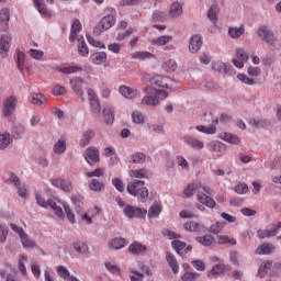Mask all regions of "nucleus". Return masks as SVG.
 <instances>
[{
  "mask_svg": "<svg viewBox=\"0 0 281 281\" xmlns=\"http://www.w3.org/2000/svg\"><path fill=\"white\" fill-rule=\"evenodd\" d=\"M203 192L212 194V189L201 186L200 182H192L183 190L182 196L183 199H190V196L196 194V201L200 202V204H198V210H200V212H205V207L214 210V207H216V201Z\"/></svg>",
  "mask_w": 281,
  "mask_h": 281,
  "instance_id": "f257e3e1",
  "label": "nucleus"
},
{
  "mask_svg": "<svg viewBox=\"0 0 281 281\" xmlns=\"http://www.w3.org/2000/svg\"><path fill=\"white\" fill-rule=\"evenodd\" d=\"M145 93H147V95H145L140 101V104L145 106H157V104H159V98L161 100H165V98H168L167 91L157 90L151 87H146Z\"/></svg>",
  "mask_w": 281,
  "mask_h": 281,
  "instance_id": "f03ea898",
  "label": "nucleus"
},
{
  "mask_svg": "<svg viewBox=\"0 0 281 281\" xmlns=\"http://www.w3.org/2000/svg\"><path fill=\"white\" fill-rule=\"evenodd\" d=\"M146 182L142 180H136L127 184V192L132 196H136L142 203H146V199H148V189L144 186Z\"/></svg>",
  "mask_w": 281,
  "mask_h": 281,
  "instance_id": "7ed1b4c3",
  "label": "nucleus"
},
{
  "mask_svg": "<svg viewBox=\"0 0 281 281\" xmlns=\"http://www.w3.org/2000/svg\"><path fill=\"white\" fill-rule=\"evenodd\" d=\"M35 199L37 204L41 207H50L52 210H54L58 218H65V213L63 212V207L58 206L56 199H49L48 201H45V199L41 195V193H36Z\"/></svg>",
  "mask_w": 281,
  "mask_h": 281,
  "instance_id": "20e7f679",
  "label": "nucleus"
},
{
  "mask_svg": "<svg viewBox=\"0 0 281 281\" xmlns=\"http://www.w3.org/2000/svg\"><path fill=\"white\" fill-rule=\"evenodd\" d=\"M115 25V16L114 15H105L103 16L99 23L93 29V35L100 36L102 32H106V30H111Z\"/></svg>",
  "mask_w": 281,
  "mask_h": 281,
  "instance_id": "39448f33",
  "label": "nucleus"
},
{
  "mask_svg": "<svg viewBox=\"0 0 281 281\" xmlns=\"http://www.w3.org/2000/svg\"><path fill=\"white\" fill-rule=\"evenodd\" d=\"M88 100L92 117H99L100 113H102V108L100 105V99L98 98L95 90L88 89Z\"/></svg>",
  "mask_w": 281,
  "mask_h": 281,
  "instance_id": "423d86ee",
  "label": "nucleus"
},
{
  "mask_svg": "<svg viewBox=\"0 0 281 281\" xmlns=\"http://www.w3.org/2000/svg\"><path fill=\"white\" fill-rule=\"evenodd\" d=\"M123 213L126 218H146V214H148V211L139 206H133L131 204H127L124 206Z\"/></svg>",
  "mask_w": 281,
  "mask_h": 281,
  "instance_id": "0eeeda50",
  "label": "nucleus"
},
{
  "mask_svg": "<svg viewBox=\"0 0 281 281\" xmlns=\"http://www.w3.org/2000/svg\"><path fill=\"white\" fill-rule=\"evenodd\" d=\"M171 247L175 249L178 256H181V258H186V256L192 251V246H188V244L179 239L171 241Z\"/></svg>",
  "mask_w": 281,
  "mask_h": 281,
  "instance_id": "6e6552de",
  "label": "nucleus"
},
{
  "mask_svg": "<svg viewBox=\"0 0 281 281\" xmlns=\"http://www.w3.org/2000/svg\"><path fill=\"white\" fill-rule=\"evenodd\" d=\"M16 109V97H8L3 103L2 113L8 120H12V113Z\"/></svg>",
  "mask_w": 281,
  "mask_h": 281,
  "instance_id": "1a4fd4ad",
  "label": "nucleus"
},
{
  "mask_svg": "<svg viewBox=\"0 0 281 281\" xmlns=\"http://www.w3.org/2000/svg\"><path fill=\"white\" fill-rule=\"evenodd\" d=\"M249 60V53L245 52L244 48H237L235 58L233 59V65L237 67V69H243L245 67V63Z\"/></svg>",
  "mask_w": 281,
  "mask_h": 281,
  "instance_id": "9d476101",
  "label": "nucleus"
},
{
  "mask_svg": "<svg viewBox=\"0 0 281 281\" xmlns=\"http://www.w3.org/2000/svg\"><path fill=\"white\" fill-rule=\"evenodd\" d=\"M150 85H156V87H160L162 89H172L173 80L169 77L164 76H155L154 78L149 79Z\"/></svg>",
  "mask_w": 281,
  "mask_h": 281,
  "instance_id": "9b49d317",
  "label": "nucleus"
},
{
  "mask_svg": "<svg viewBox=\"0 0 281 281\" xmlns=\"http://www.w3.org/2000/svg\"><path fill=\"white\" fill-rule=\"evenodd\" d=\"M52 186L54 188H57L58 190H61L63 192H71L72 186L71 181L60 177V178H55L50 181Z\"/></svg>",
  "mask_w": 281,
  "mask_h": 281,
  "instance_id": "f8f14e48",
  "label": "nucleus"
},
{
  "mask_svg": "<svg viewBox=\"0 0 281 281\" xmlns=\"http://www.w3.org/2000/svg\"><path fill=\"white\" fill-rule=\"evenodd\" d=\"M281 229V222H278V224H273L272 225V229H259L257 232V236L260 239H265V238H271V236H278L279 232Z\"/></svg>",
  "mask_w": 281,
  "mask_h": 281,
  "instance_id": "ddd939ff",
  "label": "nucleus"
},
{
  "mask_svg": "<svg viewBox=\"0 0 281 281\" xmlns=\"http://www.w3.org/2000/svg\"><path fill=\"white\" fill-rule=\"evenodd\" d=\"M85 159L90 166H93V164H98L100 161V151L95 147H88L86 149Z\"/></svg>",
  "mask_w": 281,
  "mask_h": 281,
  "instance_id": "4468645a",
  "label": "nucleus"
},
{
  "mask_svg": "<svg viewBox=\"0 0 281 281\" xmlns=\"http://www.w3.org/2000/svg\"><path fill=\"white\" fill-rule=\"evenodd\" d=\"M257 36H259V38H262V41L269 43L270 45H273L276 41L273 33L267 26H260L257 31Z\"/></svg>",
  "mask_w": 281,
  "mask_h": 281,
  "instance_id": "2eb2a0df",
  "label": "nucleus"
},
{
  "mask_svg": "<svg viewBox=\"0 0 281 281\" xmlns=\"http://www.w3.org/2000/svg\"><path fill=\"white\" fill-rule=\"evenodd\" d=\"M12 42V35L3 34L0 40V54L2 58L8 56V52H10V43Z\"/></svg>",
  "mask_w": 281,
  "mask_h": 281,
  "instance_id": "dca6fc26",
  "label": "nucleus"
},
{
  "mask_svg": "<svg viewBox=\"0 0 281 281\" xmlns=\"http://www.w3.org/2000/svg\"><path fill=\"white\" fill-rule=\"evenodd\" d=\"M85 85V79L77 77L70 79V87L72 91L79 95V98H82L85 95V91L82 90V86Z\"/></svg>",
  "mask_w": 281,
  "mask_h": 281,
  "instance_id": "f3484780",
  "label": "nucleus"
},
{
  "mask_svg": "<svg viewBox=\"0 0 281 281\" xmlns=\"http://www.w3.org/2000/svg\"><path fill=\"white\" fill-rule=\"evenodd\" d=\"M119 91L123 98H126L127 100H135V98H138L139 90L133 89L128 86H121L119 88Z\"/></svg>",
  "mask_w": 281,
  "mask_h": 281,
  "instance_id": "a211bd4d",
  "label": "nucleus"
},
{
  "mask_svg": "<svg viewBox=\"0 0 281 281\" xmlns=\"http://www.w3.org/2000/svg\"><path fill=\"white\" fill-rule=\"evenodd\" d=\"M202 45H203V40L201 38V35L195 34L190 38L189 52H191V54H196V52L201 49Z\"/></svg>",
  "mask_w": 281,
  "mask_h": 281,
  "instance_id": "6ab92c4d",
  "label": "nucleus"
},
{
  "mask_svg": "<svg viewBox=\"0 0 281 281\" xmlns=\"http://www.w3.org/2000/svg\"><path fill=\"white\" fill-rule=\"evenodd\" d=\"M211 126H204V125H198L195 126V131H199V133H204L205 135H216V124H218V117H215L212 121Z\"/></svg>",
  "mask_w": 281,
  "mask_h": 281,
  "instance_id": "aec40b11",
  "label": "nucleus"
},
{
  "mask_svg": "<svg viewBox=\"0 0 281 281\" xmlns=\"http://www.w3.org/2000/svg\"><path fill=\"white\" fill-rule=\"evenodd\" d=\"M33 3L37 10V12L44 16V19H50L52 16V11L47 9V4L41 0H33Z\"/></svg>",
  "mask_w": 281,
  "mask_h": 281,
  "instance_id": "412c9836",
  "label": "nucleus"
},
{
  "mask_svg": "<svg viewBox=\"0 0 281 281\" xmlns=\"http://www.w3.org/2000/svg\"><path fill=\"white\" fill-rule=\"evenodd\" d=\"M0 22H1V30L2 32H8L10 23V9L3 8L0 10Z\"/></svg>",
  "mask_w": 281,
  "mask_h": 281,
  "instance_id": "4be33fe9",
  "label": "nucleus"
},
{
  "mask_svg": "<svg viewBox=\"0 0 281 281\" xmlns=\"http://www.w3.org/2000/svg\"><path fill=\"white\" fill-rule=\"evenodd\" d=\"M57 276H59V278L65 281H80L75 276H72L71 272H69V269H67L65 266L57 267Z\"/></svg>",
  "mask_w": 281,
  "mask_h": 281,
  "instance_id": "5701e85b",
  "label": "nucleus"
},
{
  "mask_svg": "<svg viewBox=\"0 0 281 281\" xmlns=\"http://www.w3.org/2000/svg\"><path fill=\"white\" fill-rule=\"evenodd\" d=\"M127 249H128V252L132 254V256H139L142 254H146V250L148 248L145 245L134 241L128 246Z\"/></svg>",
  "mask_w": 281,
  "mask_h": 281,
  "instance_id": "b1692460",
  "label": "nucleus"
},
{
  "mask_svg": "<svg viewBox=\"0 0 281 281\" xmlns=\"http://www.w3.org/2000/svg\"><path fill=\"white\" fill-rule=\"evenodd\" d=\"M82 30V24L80 23V20H75L71 25V31L69 35L70 43H74L76 40H78V33Z\"/></svg>",
  "mask_w": 281,
  "mask_h": 281,
  "instance_id": "393cba45",
  "label": "nucleus"
},
{
  "mask_svg": "<svg viewBox=\"0 0 281 281\" xmlns=\"http://www.w3.org/2000/svg\"><path fill=\"white\" fill-rule=\"evenodd\" d=\"M90 63L92 65H102L106 63V53L105 52H97L90 55L89 57Z\"/></svg>",
  "mask_w": 281,
  "mask_h": 281,
  "instance_id": "a878e982",
  "label": "nucleus"
},
{
  "mask_svg": "<svg viewBox=\"0 0 281 281\" xmlns=\"http://www.w3.org/2000/svg\"><path fill=\"white\" fill-rule=\"evenodd\" d=\"M186 232H194L195 234H201V232H205V226L199 224L198 222H187L183 226Z\"/></svg>",
  "mask_w": 281,
  "mask_h": 281,
  "instance_id": "bb28decb",
  "label": "nucleus"
},
{
  "mask_svg": "<svg viewBox=\"0 0 281 281\" xmlns=\"http://www.w3.org/2000/svg\"><path fill=\"white\" fill-rule=\"evenodd\" d=\"M102 115H103L105 124L111 126V124H113V122H115V112H114L113 108L105 106L102 111Z\"/></svg>",
  "mask_w": 281,
  "mask_h": 281,
  "instance_id": "cd10ccee",
  "label": "nucleus"
},
{
  "mask_svg": "<svg viewBox=\"0 0 281 281\" xmlns=\"http://www.w3.org/2000/svg\"><path fill=\"white\" fill-rule=\"evenodd\" d=\"M183 14V7L179 2H173L169 9L170 19H179Z\"/></svg>",
  "mask_w": 281,
  "mask_h": 281,
  "instance_id": "c85d7f7f",
  "label": "nucleus"
},
{
  "mask_svg": "<svg viewBox=\"0 0 281 281\" xmlns=\"http://www.w3.org/2000/svg\"><path fill=\"white\" fill-rule=\"evenodd\" d=\"M93 137H95V131L87 130L86 132H83L79 142L81 148H85V146H89V143L91 142V139H93Z\"/></svg>",
  "mask_w": 281,
  "mask_h": 281,
  "instance_id": "c756f323",
  "label": "nucleus"
},
{
  "mask_svg": "<svg viewBox=\"0 0 281 281\" xmlns=\"http://www.w3.org/2000/svg\"><path fill=\"white\" fill-rule=\"evenodd\" d=\"M166 260L171 269V271L177 274L179 273V262L177 261V257L172 255V252L166 254Z\"/></svg>",
  "mask_w": 281,
  "mask_h": 281,
  "instance_id": "7c9ffc66",
  "label": "nucleus"
},
{
  "mask_svg": "<svg viewBox=\"0 0 281 281\" xmlns=\"http://www.w3.org/2000/svg\"><path fill=\"white\" fill-rule=\"evenodd\" d=\"M78 41V54H80L83 58H87L89 56V46H87V43L85 42L83 36H77Z\"/></svg>",
  "mask_w": 281,
  "mask_h": 281,
  "instance_id": "2f4dec72",
  "label": "nucleus"
},
{
  "mask_svg": "<svg viewBox=\"0 0 281 281\" xmlns=\"http://www.w3.org/2000/svg\"><path fill=\"white\" fill-rule=\"evenodd\" d=\"M130 176L134 177L135 179H148L150 177V171L146 168L131 170Z\"/></svg>",
  "mask_w": 281,
  "mask_h": 281,
  "instance_id": "473e14b6",
  "label": "nucleus"
},
{
  "mask_svg": "<svg viewBox=\"0 0 281 281\" xmlns=\"http://www.w3.org/2000/svg\"><path fill=\"white\" fill-rule=\"evenodd\" d=\"M276 247L271 244H262L256 249L257 256H265L269 254H273Z\"/></svg>",
  "mask_w": 281,
  "mask_h": 281,
  "instance_id": "72a5a7b5",
  "label": "nucleus"
},
{
  "mask_svg": "<svg viewBox=\"0 0 281 281\" xmlns=\"http://www.w3.org/2000/svg\"><path fill=\"white\" fill-rule=\"evenodd\" d=\"M13 139L10 133L0 134V150H5L10 144H12Z\"/></svg>",
  "mask_w": 281,
  "mask_h": 281,
  "instance_id": "f704fd0d",
  "label": "nucleus"
},
{
  "mask_svg": "<svg viewBox=\"0 0 281 281\" xmlns=\"http://www.w3.org/2000/svg\"><path fill=\"white\" fill-rule=\"evenodd\" d=\"M132 58H134V60H150V58H155V55L150 52L142 50L133 53Z\"/></svg>",
  "mask_w": 281,
  "mask_h": 281,
  "instance_id": "c9c22d12",
  "label": "nucleus"
},
{
  "mask_svg": "<svg viewBox=\"0 0 281 281\" xmlns=\"http://www.w3.org/2000/svg\"><path fill=\"white\" fill-rule=\"evenodd\" d=\"M109 247L112 249H123V247H126V239L122 237H115L109 243Z\"/></svg>",
  "mask_w": 281,
  "mask_h": 281,
  "instance_id": "e433bc0d",
  "label": "nucleus"
},
{
  "mask_svg": "<svg viewBox=\"0 0 281 281\" xmlns=\"http://www.w3.org/2000/svg\"><path fill=\"white\" fill-rule=\"evenodd\" d=\"M212 69H214V71H218L220 74H227V71L232 69V66L223 61H217L213 64Z\"/></svg>",
  "mask_w": 281,
  "mask_h": 281,
  "instance_id": "4c0bfd02",
  "label": "nucleus"
},
{
  "mask_svg": "<svg viewBox=\"0 0 281 281\" xmlns=\"http://www.w3.org/2000/svg\"><path fill=\"white\" fill-rule=\"evenodd\" d=\"M196 243L203 245V247H212L214 245V237L212 235H204L195 238Z\"/></svg>",
  "mask_w": 281,
  "mask_h": 281,
  "instance_id": "58836bf2",
  "label": "nucleus"
},
{
  "mask_svg": "<svg viewBox=\"0 0 281 281\" xmlns=\"http://www.w3.org/2000/svg\"><path fill=\"white\" fill-rule=\"evenodd\" d=\"M89 189L92 190V192H102V190H104V183L100 182L98 179H91L89 181Z\"/></svg>",
  "mask_w": 281,
  "mask_h": 281,
  "instance_id": "ea45409f",
  "label": "nucleus"
},
{
  "mask_svg": "<svg viewBox=\"0 0 281 281\" xmlns=\"http://www.w3.org/2000/svg\"><path fill=\"white\" fill-rule=\"evenodd\" d=\"M16 65H18L19 71L21 72H23L24 70L27 71V67H25V54H23V52H18Z\"/></svg>",
  "mask_w": 281,
  "mask_h": 281,
  "instance_id": "a19ab883",
  "label": "nucleus"
},
{
  "mask_svg": "<svg viewBox=\"0 0 281 281\" xmlns=\"http://www.w3.org/2000/svg\"><path fill=\"white\" fill-rule=\"evenodd\" d=\"M221 138L228 144H240V138L232 133H224Z\"/></svg>",
  "mask_w": 281,
  "mask_h": 281,
  "instance_id": "79ce46f5",
  "label": "nucleus"
},
{
  "mask_svg": "<svg viewBox=\"0 0 281 281\" xmlns=\"http://www.w3.org/2000/svg\"><path fill=\"white\" fill-rule=\"evenodd\" d=\"M161 67L167 74H172V71H177V61L173 59H169L165 61Z\"/></svg>",
  "mask_w": 281,
  "mask_h": 281,
  "instance_id": "37998d69",
  "label": "nucleus"
},
{
  "mask_svg": "<svg viewBox=\"0 0 281 281\" xmlns=\"http://www.w3.org/2000/svg\"><path fill=\"white\" fill-rule=\"evenodd\" d=\"M228 34H229L231 38H240V36H243V34H245V26L229 27Z\"/></svg>",
  "mask_w": 281,
  "mask_h": 281,
  "instance_id": "c03bdc74",
  "label": "nucleus"
},
{
  "mask_svg": "<svg viewBox=\"0 0 281 281\" xmlns=\"http://www.w3.org/2000/svg\"><path fill=\"white\" fill-rule=\"evenodd\" d=\"M60 74H65L66 76H69L71 74H78V71H82V68L80 66H66L59 68Z\"/></svg>",
  "mask_w": 281,
  "mask_h": 281,
  "instance_id": "a18cd8bd",
  "label": "nucleus"
},
{
  "mask_svg": "<svg viewBox=\"0 0 281 281\" xmlns=\"http://www.w3.org/2000/svg\"><path fill=\"white\" fill-rule=\"evenodd\" d=\"M20 239L25 249H32V248L36 247V241L30 239V237H27V234H25V233H24V235H22L20 237Z\"/></svg>",
  "mask_w": 281,
  "mask_h": 281,
  "instance_id": "49530a36",
  "label": "nucleus"
},
{
  "mask_svg": "<svg viewBox=\"0 0 281 281\" xmlns=\"http://www.w3.org/2000/svg\"><path fill=\"white\" fill-rule=\"evenodd\" d=\"M32 104H36L37 106H41V104H45L47 102V98L43 95V93H34L31 98Z\"/></svg>",
  "mask_w": 281,
  "mask_h": 281,
  "instance_id": "de8ad7c7",
  "label": "nucleus"
},
{
  "mask_svg": "<svg viewBox=\"0 0 281 281\" xmlns=\"http://www.w3.org/2000/svg\"><path fill=\"white\" fill-rule=\"evenodd\" d=\"M170 41H172V36L162 35L156 40H151V45H159L160 47H164V45L170 43Z\"/></svg>",
  "mask_w": 281,
  "mask_h": 281,
  "instance_id": "09e8293b",
  "label": "nucleus"
},
{
  "mask_svg": "<svg viewBox=\"0 0 281 281\" xmlns=\"http://www.w3.org/2000/svg\"><path fill=\"white\" fill-rule=\"evenodd\" d=\"M217 14H218V5L216 4L211 5L207 12V19H210L213 22V25H216Z\"/></svg>",
  "mask_w": 281,
  "mask_h": 281,
  "instance_id": "8fccbe9b",
  "label": "nucleus"
},
{
  "mask_svg": "<svg viewBox=\"0 0 281 281\" xmlns=\"http://www.w3.org/2000/svg\"><path fill=\"white\" fill-rule=\"evenodd\" d=\"M161 214V205L153 204L148 210L149 218H157Z\"/></svg>",
  "mask_w": 281,
  "mask_h": 281,
  "instance_id": "3c124183",
  "label": "nucleus"
},
{
  "mask_svg": "<svg viewBox=\"0 0 281 281\" xmlns=\"http://www.w3.org/2000/svg\"><path fill=\"white\" fill-rule=\"evenodd\" d=\"M187 144L191 146V148H196L198 150H201L205 147V144H203V142L191 137L187 138Z\"/></svg>",
  "mask_w": 281,
  "mask_h": 281,
  "instance_id": "603ef678",
  "label": "nucleus"
},
{
  "mask_svg": "<svg viewBox=\"0 0 281 281\" xmlns=\"http://www.w3.org/2000/svg\"><path fill=\"white\" fill-rule=\"evenodd\" d=\"M67 150V144L65 143V139H59L55 145H54V153L57 155H63Z\"/></svg>",
  "mask_w": 281,
  "mask_h": 281,
  "instance_id": "864d4df0",
  "label": "nucleus"
},
{
  "mask_svg": "<svg viewBox=\"0 0 281 281\" xmlns=\"http://www.w3.org/2000/svg\"><path fill=\"white\" fill-rule=\"evenodd\" d=\"M130 161L132 164H144V161H146V154L144 153L133 154L130 158Z\"/></svg>",
  "mask_w": 281,
  "mask_h": 281,
  "instance_id": "5fc2aeb1",
  "label": "nucleus"
},
{
  "mask_svg": "<svg viewBox=\"0 0 281 281\" xmlns=\"http://www.w3.org/2000/svg\"><path fill=\"white\" fill-rule=\"evenodd\" d=\"M218 245H236V239L229 238L227 235L217 236Z\"/></svg>",
  "mask_w": 281,
  "mask_h": 281,
  "instance_id": "6e6d98bb",
  "label": "nucleus"
},
{
  "mask_svg": "<svg viewBox=\"0 0 281 281\" xmlns=\"http://www.w3.org/2000/svg\"><path fill=\"white\" fill-rule=\"evenodd\" d=\"M87 41L89 45H92V47H98L99 49H106V45H104V43L93 38L91 35H87Z\"/></svg>",
  "mask_w": 281,
  "mask_h": 281,
  "instance_id": "4d7b16f0",
  "label": "nucleus"
},
{
  "mask_svg": "<svg viewBox=\"0 0 281 281\" xmlns=\"http://www.w3.org/2000/svg\"><path fill=\"white\" fill-rule=\"evenodd\" d=\"M271 267H273V262H272V261H266V262H263V263L260 266L259 270H258V276H259L260 278H265V273H267V270H268V269H271Z\"/></svg>",
  "mask_w": 281,
  "mask_h": 281,
  "instance_id": "13d9d810",
  "label": "nucleus"
},
{
  "mask_svg": "<svg viewBox=\"0 0 281 281\" xmlns=\"http://www.w3.org/2000/svg\"><path fill=\"white\" fill-rule=\"evenodd\" d=\"M29 56H31V58H33L34 60H42L45 56V53L43 50L31 48L29 50Z\"/></svg>",
  "mask_w": 281,
  "mask_h": 281,
  "instance_id": "bf43d9fd",
  "label": "nucleus"
},
{
  "mask_svg": "<svg viewBox=\"0 0 281 281\" xmlns=\"http://www.w3.org/2000/svg\"><path fill=\"white\" fill-rule=\"evenodd\" d=\"M26 260H27V257L25 255L20 256L19 271L22 273V276H27V269L25 268Z\"/></svg>",
  "mask_w": 281,
  "mask_h": 281,
  "instance_id": "052dcab7",
  "label": "nucleus"
},
{
  "mask_svg": "<svg viewBox=\"0 0 281 281\" xmlns=\"http://www.w3.org/2000/svg\"><path fill=\"white\" fill-rule=\"evenodd\" d=\"M74 249L78 254H87V251H89V247L87 246V244H85L82 241L75 243L74 244Z\"/></svg>",
  "mask_w": 281,
  "mask_h": 281,
  "instance_id": "680f3d73",
  "label": "nucleus"
},
{
  "mask_svg": "<svg viewBox=\"0 0 281 281\" xmlns=\"http://www.w3.org/2000/svg\"><path fill=\"white\" fill-rule=\"evenodd\" d=\"M225 272V265L220 263L212 268L211 272H209V277L212 276H221V273Z\"/></svg>",
  "mask_w": 281,
  "mask_h": 281,
  "instance_id": "e2e57ef3",
  "label": "nucleus"
},
{
  "mask_svg": "<svg viewBox=\"0 0 281 281\" xmlns=\"http://www.w3.org/2000/svg\"><path fill=\"white\" fill-rule=\"evenodd\" d=\"M237 79L243 82L244 85H249V86H254L256 85V81L249 77H247V75L245 74H239L237 75Z\"/></svg>",
  "mask_w": 281,
  "mask_h": 281,
  "instance_id": "0e129e2a",
  "label": "nucleus"
},
{
  "mask_svg": "<svg viewBox=\"0 0 281 281\" xmlns=\"http://www.w3.org/2000/svg\"><path fill=\"white\" fill-rule=\"evenodd\" d=\"M132 120L134 124H144V114L139 111H134L132 113Z\"/></svg>",
  "mask_w": 281,
  "mask_h": 281,
  "instance_id": "69168bd1",
  "label": "nucleus"
},
{
  "mask_svg": "<svg viewBox=\"0 0 281 281\" xmlns=\"http://www.w3.org/2000/svg\"><path fill=\"white\" fill-rule=\"evenodd\" d=\"M112 186L117 190V192H124V182L120 178L112 179Z\"/></svg>",
  "mask_w": 281,
  "mask_h": 281,
  "instance_id": "338daca9",
  "label": "nucleus"
},
{
  "mask_svg": "<svg viewBox=\"0 0 281 281\" xmlns=\"http://www.w3.org/2000/svg\"><path fill=\"white\" fill-rule=\"evenodd\" d=\"M199 278V273L196 272H184L183 276L181 277L182 281H194Z\"/></svg>",
  "mask_w": 281,
  "mask_h": 281,
  "instance_id": "774afa93",
  "label": "nucleus"
}]
</instances>
